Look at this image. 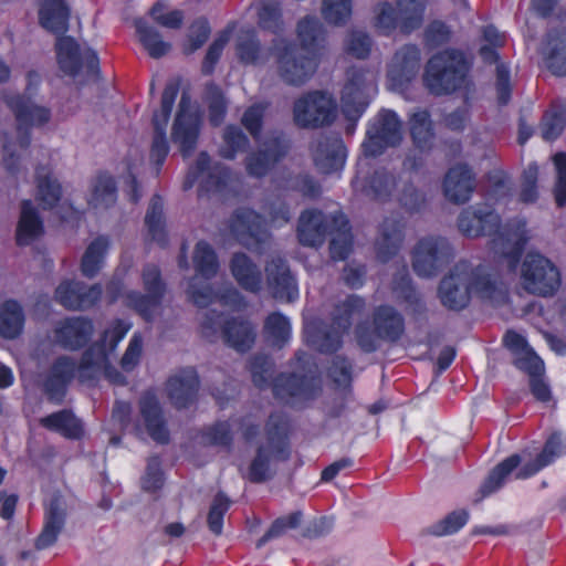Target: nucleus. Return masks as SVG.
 <instances>
[{
	"label": "nucleus",
	"instance_id": "obj_1",
	"mask_svg": "<svg viewBox=\"0 0 566 566\" xmlns=\"http://www.w3.org/2000/svg\"><path fill=\"white\" fill-rule=\"evenodd\" d=\"M300 43L275 38L271 42L277 76L289 86L300 87L316 73L321 48L325 38L322 22L315 15H305L296 25Z\"/></svg>",
	"mask_w": 566,
	"mask_h": 566
},
{
	"label": "nucleus",
	"instance_id": "obj_2",
	"mask_svg": "<svg viewBox=\"0 0 566 566\" xmlns=\"http://www.w3.org/2000/svg\"><path fill=\"white\" fill-rule=\"evenodd\" d=\"M70 8L64 0H42L39 22L42 28L57 35L55 50L60 70L76 77L83 69L88 78H101L99 57L95 50H81L76 40L65 35L69 30Z\"/></svg>",
	"mask_w": 566,
	"mask_h": 566
},
{
	"label": "nucleus",
	"instance_id": "obj_3",
	"mask_svg": "<svg viewBox=\"0 0 566 566\" xmlns=\"http://www.w3.org/2000/svg\"><path fill=\"white\" fill-rule=\"evenodd\" d=\"M525 221L502 227L501 217L489 205L465 208L458 217V228L468 238L491 237V245L515 266L528 241Z\"/></svg>",
	"mask_w": 566,
	"mask_h": 566
},
{
	"label": "nucleus",
	"instance_id": "obj_4",
	"mask_svg": "<svg viewBox=\"0 0 566 566\" xmlns=\"http://www.w3.org/2000/svg\"><path fill=\"white\" fill-rule=\"evenodd\" d=\"M469 69L464 52L448 48L434 53L427 61L422 82L430 94L448 96L465 86Z\"/></svg>",
	"mask_w": 566,
	"mask_h": 566
},
{
	"label": "nucleus",
	"instance_id": "obj_5",
	"mask_svg": "<svg viewBox=\"0 0 566 566\" xmlns=\"http://www.w3.org/2000/svg\"><path fill=\"white\" fill-rule=\"evenodd\" d=\"M266 444H259L251 460L245 478L255 484L271 480L275 472L271 462L287 461L291 457L287 423L281 413L272 412L264 427Z\"/></svg>",
	"mask_w": 566,
	"mask_h": 566
},
{
	"label": "nucleus",
	"instance_id": "obj_6",
	"mask_svg": "<svg viewBox=\"0 0 566 566\" xmlns=\"http://www.w3.org/2000/svg\"><path fill=\"white\" fill-rule=\"evenodd\" d=\"M336 98L328 92L313 90L294 101L293 120L300 128H322L331 126L337 118Z\"/></svg>",
	"mask_w": 566,
	"mask_h": 566
},
{
	"label": "nucleus",
	"instance_id": "obj_7",
	"mask_svg": "<svg viewBox=\"0 0 566 566\" xmlns=\"http://www.w3.org/2000/svg\"><path fill=\"white\" fill-rule=\"evenodd\" d=\"M397 9L384 1L375 10V25L385 35H390L396 29L405 35L418 30L423 22L426 4L422 0H396Z\"/></svg>",
	"mask_w": 566,
	"mask_h": 566
},
{
	"label": "nucleus",
	"instance_id": "obj_8",
	"mask_svg": "<svg viewBox=\"0 0 566 566\" xmlns=\"http://www.w3.org/2000/svg\"><path fill=\"white\" fill-rule=\"evenodd\" d=\"M521 281L527 293L547 297L559 290L562 275L549 259L538 252H528L521 266Z\"/></svg>",
	"mask_w": 566,
	"mask_h": 566
},
{
	"label": "nucleus",
	"instance_id": "obj_9",
	"mask_svg": "<svg viewBox=\"0 0 566 566\" xmlns=\"http://www.w3.org/2000/svg\"><path fill=\"white\" fill-rule=\"evenodd\" d=\"M223 313L209 310L201 322L205 337L213 336L221 325L222 338L226 345L239 353H247L255 343L256 333L250 321L241 317L227 318L222 324Z\"/></svg>",
	"mask_w": 566,
	"mask_h": 566
},
{
	"label": "nucleus",
	"instance_id": "obj_10",
	"mask_svg": "<svg viewBox=\"0 0 566 566\" xmlns=\"http://www.w3.org/2000/svg\"><path fill=\"white\" fill-rule=\"evenodd\" d=\"M142 281L145 294L139 291H128L125 303L133 308L145 322H153L155 311L161 305L167 285L158 265L149 263L143 268Z\"/></svg>",
	"mask_w": 566,
	"mask_h": 566
},
{
	"label": "nucleus",
	"instance_id": "obj_11",
	"mask_svg": "<svg viewBox=\"0 0 566 566\" xmlns=\"http://www.w3.org/2000/svg\"><path fill=\"white\" fill-rule=\"evenodd\" d=\"M401 129L402 123L395 111L380 109L368 124L366 139L363 143L364 153L367 156L377 157L387 148L400 145Z\"/></svg>",
	"mask_w": 566,
	"mask_h": 566
},
{
	"label": "nucleus",
	"instance_id": "obj_12",
	"mask_svg": "<svg viewBox=\"0 0 566 566\" xmlns=\"http://www.w3.org/2000/svg\"><path fill=\"white\" fill-rule=\"evenodd\" d=\"M454 256V251L444 237H426L420 239L412 251V269L420 277H433Z\"/></svg>",
	"mask_w": 566,
	"mask_h": 566
},
{
	"label": "nucleus",
	"instance_id": "obj_13",
	"mask_svg": "<svg viewBox=\"0 0 566 566\" xmlns=\"http://www.w3.org/2000/svg\"><path fill=\"white\" fill-rule=\"evenodd\" d=\"M4 103L14 115L19 146L27 149L31 144V129L48 124L52 117L51 109L35 104L30 96L20 93L6 96Z\"/></svg>",
	"mask_w": 566,
	"mask_h": 566
},
{
	"label": "nucleus",
	"instance_id": "obj_14",
	"mask_svg": "<svg viewBox=\"0 0 566 566\" xmlns=\"http://www.w3.org/2000/svg\"><path fill=\"white\" fill-rule=\"evenodd\" d=\"M179 90L180 84L178 81L168 82L161 94L160 108L153 115L154 136L150 147V160L156 166L157 172L160 171L169 154L166 128Z\"/></svg>",
	"mask_w": 566,
	"mask_h": 566
},
{
	"label": "nucleus",
	"instance_id": "obj_15",
	"mask_svg": "<svg viewBox=\"0 0 566 566\" xmlns=\"http://www.w3.org/2000/svg\"><path fill=\"white\" fill-rule=\"evenodd\" d=\"M230 230L248 250L262 253L270 233L265 218L250 208L237 209L230 218Z\"/></svg>",
	"mask_w": 566,
	"mask_h": 566
},
{
	"label": "nucleus",
	"instance_id": "obj_16",
	"mask_svg": "<svg viewBox=\"0 0 566 566\" xmlns=\"http://www.w3.org/2000/svg\"><path fill=\"white\" fill-rule=\"evenodd\" d=\"M274 398L284 405L294 406L314 399L319 386L314 377L297 373H280L271 382Z\"/></svg>",
	"mask_w": 566,
	"mask_h": 566
},
{
	"label": "nucleus",
	"instance_id": "obj_17",
	"mask_svg": "<svg viewBox=\"0 0 566 566\" xmlns=\"http://www.w3.org/2000/svg\"><path fill=\"white\" fill-rule=\"evenodd\" d=\"M200 127L201 118L197 112L190 109V98L187 93H184L171 128V140L178 145L184 158H188L193 154Z\"/></svg>",
	"mask_w": 566,
	"mask_h": 566
},
{
	"label": "nucleus",
	"instance_id": "obj_18",
	"mask_svg": "<svg viewBox=\"0 0 566 566\" xmlns=\"http://www.w3.org/2000/svg\"><path fill=\"white\" fill-rule=\"evenodd\" d=\"M289 142L281 135L270 137L255 151L245 158V170L249 176L261 179L282 161L289 153Z\"/></svg>",
	"mask_w": 566,
	"mask_h": 566
},
{
	"label": "nucleus",
	"instance_id": "obj_19",
	"mask_svg": "<svg viewBox=\"0 0 566 566\" xmlns=\"http://www.w3.org/2000/svg\"><path fill=\"white\" fill-rule=\"evenodd\" d=\"M102 294L99 283L87 286L81 281L64 280L55 289L54 297L66 310L83 311L95 306Z\"/></svg>",
	"mask_w": 566,
	"mask_h": 566
},
{
	"label": "nucleus",
	"instance_id": "obj_20",
	"mask_svg": "<svg viewBox=\"0 0 566 566\" xmlns=\"http://www.w3.org/2000/svg\"><path fill=\"white\" fill-rule=\"evenodd\" d=\"M441 304L452 311L465 308L470 301V291L465 279V261L457 263L442 277L438 287Z\"/></svg>",
	"mask_w": 566,
	"mask_h": 566
},
{
	"label": "nucleus",
	"instance_id": "obj_21",
	"mask_svg": "<svg viewBox=\"0 0 566 566\" xmlns=\"http://www.w3.org/2000/svg\"><path fill=\"white\" fill-rule=\"evenodd\" d=\"M76 369V361L70 356L62 355L54 359L43 381V391L50 402L61 405L64 401Z\"/></svg>",
	"mask_w": 566,
	"mask_h": 566
},
{
	"label": "nucleus",
	"instance_id": "obj_22",
	"mask_svg": "<svg viewBox=\"0 0 566 566\" xmlns=\"http://www.w3.org/2000/svg\"><path fill=\"white\" fill-rule=\"evenodd\" d=\"M421 51L418 45L408 43L396 51L388 70V80L397 90H406L417 77L420 69Z\"/></svg>",
	"mask_w": 566,
	"mask_h": 566
},
{
	"label": "nucleus",
	"instance_id": "obj_23",
	"mask_svg": "<svg viewBox=\"0 0 566 566\" xmlns=\"http://www.w3.org/2000/svg\"><path fill=\"white\" fill-rule=\"evenodd\" d=\"M94 334V323L86 316L65 317L54 328L56 343L64 349L76 352L84 348Z\"/></svg>",
	"mask_w": 566,
	"mask_h": 566
},
{
	"label": "nucleus",
	"instance_id": "obj_24",
	"mask_svg": "<svg viewBox=\"0 0 566 566\" xmlns=\"http://www.w3.org/2000/svg\"><path fill=\"white\" fill-rule=\"evenodd\" d=\"M312 156L319 172L332 175L344 168L347 148L339 136H323L313 147Z\"/></svg>",
	"mask_w": 566,
	"mask_h": 566
},
{
	"label": "nucleus",
	"instance_id": "obj_25",
	"mask_svg": "<svg viewBox=\"0 0 566 566\" xmlns=\"http://www.w3.org/2000/svg\"><path fill=\"white\" fill-rule=\"evenodd\" d=\"M265 275L269 291L275 300L292 302L298 296L296 280L284 259L277 256L268 261Z\"/></svg>",
	"mask_w": 566,
	"mask_h": 566
},
{
	"label": "nucleus",
	"instance_id": "obj_26",
	"mask_svg": "<svg viewBox=\"0 0 566 566\" xmlns=\"http://www.w3.org/2000/svg\"><path fill=\"white\" fill-rule=\"evenodd\" d=\"M199 388V375L193 367L185 368L167 380L168 398L178 410L187 409L196 402Z\"/></svg>",
	"mask_w": 566,
	"mask_h": 566
},
{
	"label": "nucleus",
	"instance_id": "obj_27",
	"mask_svg": "<svg viewBox=\"0 0 566 566\" xmlns=\"http://www.w3.org/2000/svg\"><path fill=\"white\" fill-rule=\"evenodd\" d=\"M474 190L475 175L468 164H457L447 171L443 179V193L450 202L463 205L471 199Z\"/></svg>",
	"mask_w": 566,
	"mask_h": 566
},
{
	"label": "nucleus",
	"instance_id": "obj_28",
	"mask_svg": "<svg viewBox=\"0 0 566 566\" xmlns=\"http://www.w3.org/2000/svg\"><path fill=\"white\" fill-rule=\"evenodd\" d=\"M397 184L396 175L381 167L375 169L363 180L356 176L352 180V188L355 192H360L371 200L386 202L390 200Z\"/></svg>",
	"mask_w": 566,
	"mask_h": 566
},
{
	"label": "nucleus",
	"instance_id": "obj_29",
	"mask_svg": "<svg viewBox=\"0 0 566 566\" xmlns=\"http://www.w3.org/2000/svg\"><path fill=\"white\" fill-rule=\"evenodd\" d=\"M229 269L238 285L250 293L258 294L262 290L263 274L259 265L244 252H234Z\"/></svg>",
	"mask_w": 566,
	"mask_h": 566
},
{
	"label": "nucleus",
	"instance_id": "obj_30",
	"mask_svg": "<svg viewBox=\"0 0 566 566\" xmlns=\"http://www.w3.org/2000/svg\"><path fill=\"white\" fill-rule=\"evenodd\" d=\"M369 102L367 101L361 87L360 78L354 75L345 84L342 93V112L348 122L346 126L347 133H353L357 122L366 112Z\"/></svg>",
	"mask_w": 566,
	"mask_h": 566
},
{
	"label": "nucleus",
	"instance_id": "obj_31",
	"mask_svg": "<svg viewBox=\"0 0 566 566\" xmlns=\"http://www.w3.org/2000/svg\"><path fill=\"white\" fill-rule=\"evenodd\" d=\"M371 319L382 342L397 343L405 334V318L391 305L381 304L375 307Z\"/></svg>",
	"mask_w": 566,
	"mask_h": 566
},
{
	"label": "nucleus",
	"instance_id": "obj_32",
	"mask_svg": "<svg viewBox=\"0 0 566 566\" xmlns=\"http://www.w3.org/2000/svg\"><path fill=\"white\" fill-rule=\"evenodd\" d=\"M139 409L150 438L160 444H167L170 434L156 396L151 394L144 395L139 400Z\"/></svg>",
	"mask_w": 566,
	"mask_h": 566
},
{
	"label": "nucleus",
	"instance_id": "obj_33",
	"mask_svg": "<svg viewBox=\"0 0 566 566\" xmlns=\"http://www.w3.org/2000/svg\"><path fill=\"white\" fill-rule=\"evenodd\" d=\"M405 223L401 220L386 218L380 226V234L376 241V254L379 261L387 263L395 258L405 239Z\"/></svg>",
	"mask_w": 566,
	"mask_h": 566
},
{
	"label": "nucleus",
	"instance_id": "obj_34",
	"mask_svg": "<svg viewBox=\"0 0 566 566\" xmlns=\"http://www.w3.org/2000/svg\"><path fill=\"white\" fill-rule=\"evenodd\" d=\"M327 223L317 209L302 211L297 224V239L304 247H321L326 239Z\"/></svg>",
	"mask_w": 566,
	"mask_h": 566
},
{
	"label": "nucleus",
	"instance_id": "obj_35",
	"mask_svg": "<svg viewBox=\"0 0 566 566\" xmlns=\"http://www.w3.org/2000/svg\"><path fill=\"white\" fill-rule=\"evenodd\" d=\"M44 234V223L30 199L21 201V212L15 230V242L27 247Z\"/></svg>",
	"mask_w": 566,
	"mask_h": 566
},
{
	"label": "nucleus",
	"instance_id": "obj_36",
	"mask_svg": "<svg viewBox=\"0 0 566 566\" xmlns=\"http://www.w3.org/2000/svg\"><path fill=\"white\" fill-rule=\"evenodd\" d=\"M465 279L471 297L474 295L480 300L493 301L502 294L499 281L481 264L471 268L465 261Z\"/></svg>",
	"mask_w": 566,
	"mask_h": 566
},
{
	"label": "nucleus",
	"instance_id": "obj_37",
	"mask_svg": "<svg viewBox=\"0 0 566 566\" xmlns=\"http://www.w3.org/2000/svg\"><path fill=\"white\" fill-rule=\"evenodd\" d=\"M40 424L69 440H81L85 433L82 420L71 409L52 412L41 418Z\"/></svg>",
	"mask_w": 566,
	"mask_h": 566
},
{
	"label": "nucleus",
	"instance_id": "obj_38",
	"mask_svg": "<svg viewBox=\"0 0 566 566\" xmlns=\"http://www.w3.org/2000/svg\"><path fill=\"white\" fill-rule=\"evenodd\" d=\"M409 134L415 148L433 149L434 124L428 109H417L408 118Z\"/></svg>",
	"mask_w": 566,
	"mask_h": 566
},
{
	"label": "nucleus",
	"instance_id": "obj_39",
	"mask_svg": "<svg viewBox=\"0 0 566 566\" xmlns=\"http://www.w3.org/2000/svg\"><path fill=\"white\" fill-rule=\"evenodd\" d=\"M65 511L60 507L57 501H52L45 510L43 528L34 543L38 551L49 548L56 543L65 525Z\"/></svg>",
	"mask_w": 566,
	"mask_h": 566
},
{
	"label": "nucleus",
	"instance_id": "obj_40",
	"mask_svg": "<svg viewBox=\"0 0 566 566\" xmlns=\"http://www.w3.org/2000/svg\"><path fill=\"white\" fill-rule=\"evenodd\" d=\"M25 315L22 305L14 298L0 305V336L4 339L18 338L24 328Z\"/></svg>",
	"mask_w": 566,
	"mask_h": 566
},
{
	"label": "nucleus",
	"instance_id": "obj_41",
	"mask_svg": "<svg viewBox=\"0 0 566 566\" xmlns=\"http://www.w3.org/2000/svg\"><path fill=\"white\" fill-rule=\"evenodd\" d=\"M145 224L150 240L159 247L166 248L168 245V234L164 220V200L158 193H155L150 199L145 216Z\"/></svg>",
	"mask_w": 566,
	"mask_h": 566
},
{
	"label": "nucleus",
	"instance_id": "obj_42",
	"mask_svg": "<svg viewBox=\"0 0 566 566\" xmlns=\"http://www.w3.org/2000/svg\"><path fill=\"white\" fill-rule=\"evenodd\" d=\"M522 458L514 453L497 463L485 478L480 486L482 497L489 496L500 490L510 474L516 471L521 464Z\"/></svg>",
	"mask_w": 566,
	"mask_h": 566
},
{
	"label": "nucleus",
	"instance_id": "obj_43",
	"mask_svg": "<svg viewBox=\"0 0 566 566\" xmlns=\"http://www.w3.org/2000/svg\"><path fill=\"white\" fill-rule=\"evenodd\" d=\"M135 28L139 42L153 59H160L170 51L171 44L164 41L159 31L143 19L135 21Z\"/></svg>",
	"mask_w": 566,
	"mask_h": 566
},
{
	"label": "nucleus",
	"instance_id": "obj_44",
	"mask_svg": "<svg viewBox=\"0 0 566 566\" xmlns=\"http://www.w3.org/2000/svg\"><path fill=\"white\" fill-rule=\"evenodd\" d=\"M108 247L109 241L104 235L95 238L88 244L81 261V271L85 277L93 279L98 274Z\"/></svg>",
	"mask_w": 566,
	"mask_h": 566
},
{
	"label": "nucleus",
	"instance_id": "obj_45",
	"mask_svg": "<svg viewBox=\"0 0 566 566\" xmlns=\"http://www.w3.org/2000/svg\"><path fill=\"white\" fill-rule=\"evenodd\" d=\"M365 306L366 302L361 296L356 294L348 295L336 305L335 314L332 317V325L343 333H348L353 325L354 317L360 314Z\"/></svg>",
	"mask_w": 566,
	"mask_h": 566
},
{
	"label": "nucleus",
	"instance_id": "obj_46",
	"mask_svg": "<svg viewBox=\"0 0 566 566\" xmlns=\"http://www.w3.org/2000/svg\"><path fill=\"white\" fill-rule=\"evenodd\" d=\"M196 273L206 280L214 277L220 264L214 249L205 240L197 242L193 251Z\"/></svg>",
	"mask_w": 566,
	"mask_h": 566
},
{
	"label": "nucleus",
	"instance_id": "obj_47",
	"mask_svg": "<svg viewBox=\"0 0 566 566\" xmlns=\"http://www.w3.org/2000/svg\"><path fill=\"white\" fill-rule=\"evenodd\" d=\"M117 200V186L114 177L106 171H99L95 178L91 205L95 208H109Z\"/></svg>",
	"mask_w": 566,
	"mask_h": 566
},
{
	"label": "nucleus",
	"instance_id": "obj_48",
	"mask_svg": "<svg viewBox=\"0 0 566 566\" xmlns=\"http://www.w3.org/2000/svg\"><path fill=\"white\" fill-rule=\"evenodd\" d=\"M250 140L244 132L237 125L226 126L222 135V145L219 155L228 160H233L238 154L247 151Z\"/></svg>",
	"mask_w": 566,
	"mask_h": 566
},
{
	"label": "nucleus",
	"instance_id": "obj_49",
	"mask_svg": "<svg viewBox=\"0 0 566 566\" xmlns=\"http://www.w3.org/2000/svg\"><path fill=\"white\" fill-rule=\"evenodd\" d=\"M258 25L275 35L284 31L283 9L279 1L266 0L258 9Z\"/></svg>",
	"mask_w": 566,
	"mask_h": 566
},
{
	"label": "nucleus",
	"instance_id": "obj_50",
	"mask_svg": "<svg viewBox=\"0 0 566 566\" xmlns=\"http://www.w3.org/2000/svg\"><path fill=\"white\" fill-rule=\"evenodd\" d=\"M200 438L202 444L207 447H221L230 450L233 444V432L228 420H218L206 426L200 431Z\"/></svg>",
	"mask_w": 566,
	"mask_h": 566
},
{
	"label": "nucleus",
	"instance_id": "obj_51",
	"mask_svg": "<svg viewBox=\"0 0 566 566\" xmlns=\"http://www.w3.org/2000/svg\"><path fill=\"white\" fill-rule=\"evenodd\" d=\"M106 359V347L99 342L87 347L76 364V374L82 381L92 380L95 378V371L99 364Z\"/></svg>",
	"mask_w": 566,
	"mask_h": 566
},
{
	"label": "nucleus",
	"instance_id": "obj_52",
	"mask_svg": "<svg viewBox=\"0 0 566 566\" xmlns=\"http://www.w3.org/2000/svg\"><path fill=\"white\" fill-rule=\"evenodd\" d=\"M198 188V196L223 192L230 181V169L221 164L209 166Z\"/></svg>",
	"mask_w": 566,
	"mask_h": 566
},
{
	"label": "nucleus",
	"instance_id": "obj_53",
	"mask_svg": "<svg viewBox=\"0 0 566 566\" xmlns=\"http://www.w3.org/2000/svg\"><path fill=\"white\" fill-rule=\"evenodd\" d=\"M264 332L274 346L282 348L291 338L292 327L290 319L280 312H273L265 318Z\"/></svg>",
	"mask_w": 566,
	"mask_h": 566
},
{
	"label": "nucleus",
	"instance_id": "obj_54",
	"mask_svg": "<svg viewBox=\"0 0 566 566\" xmlns=\"http://www.w3.org/2000/svg\"><path fill=\"white\" fill-rule=\"evenodd\" d=\"M394 291L405 302L415 315H422L427 311L426 303L418 294L412 280L408 274H401L394 281Z\"/></svg>",
	"mask_w": 566,
	"mask_h": 566
},
{
	"label": "nucleus",
	"instance_id": "obj_55",
	"mask_svg": "<svg viewBox=\"0 0 566 566\" xmlns=\"http://www.w3.org/2000/svg\"><path fill=\"white\" fill-rule=\"evenodd\" d=\"M237 55L245 65H258L264 62L261 42L253 31L241 36L235 45Z\"/></svg>",
	"mask_w": 566,
	"mask_h": 566
},
{
	"label": "nucleus",
	"instance_id": "obj_56",
	"mask_svg": "<svg viewBox=\"0 0 566 566\" xmlns=\"http://www.w3.org/2000/svg\"><path fill=\"white\" fill-rule=\"evenodd\" d=\"M36 199L44 210H49L57 206L62 197V187L60 182L52 178L51 175L42 176L36 172Z\"/></svg>",
	"mask_w": 566,
	"mask_h": 566
},
{
	"label": "nucleus",
	"instance_id": "obj_57",
	"mask_svg": "<svg viewBox=\"0 0 566 566\" xmlns=\"http://www.w3.org/2000/svg\"><path fill=\"white\" fill-rule=\"evenodd\" d=\"M468 521L469 512L467 510H455L428 527L427 533L434 536L452 535L459 532Z\"/></svg>",
	"mask_w": 566,
	"mask_h": 566
},
{
	"label": "nucleus",
	"instance_id": "obj_58",
	"mask_svg": "<svg viewBox=\"0 0 566 566\" xmlns=\"http://www.w3.org/2000/svg\"><path fill=\"white\" fill-rule=\"evenodd\" d=\"M230 506L231 501L223 492L214 495L207 516L208 528L213 535L222 534L224 516Z\"/></svg>",
	"mask_w": 566,
	"mask_h": 566
},
{
	"label": "nucleus",
	"instance_id": "obj_59",
	"mask_svg": "<svg viewBox=\"0 0 566 566\" xmlns=\"http://www.w3.org/2000/svg\"><path fill=\"white\" fill-rule=\"evenodd\" d=\"M302 520V513L300 511H295L290 513L289 515L277 517L272 522L269 530L261 536L255 547L258 549L262 548L268 542L279 538L282 536L286 530L289 528H296Z\"/></svg>",
	"mask_w": 566,
	"mask_h": 566
},
{
	"label": "nucleus",
	"instance_id": "obj_60",
	"mask_svg": "<svg viewBox=\"0 0 566 566\" xmlns=\"http://www.w3.org/2000/svg\"><path fill=\"white\" fill-rule=\"evenodd\" d=\"M286 188L308 199H317L322 193L319 181L308 172L291 175L286 179Z\"/></svg>",
	"mask_w": 566,
	"mask_h": 566
},
{
	"label": "nucleus",
	"instance_id": "obj_61",
	"mask_svg": "<svg viewBox=\"0 0 566 566\" xmlns=\"http://www.w3.org/2000/svg\"><path fill=\"white\" fill-rule=\"evenodd\" d=\"M273 369V363L269 356L256 354L249 360V371L253 385L263 390L271 386L270 378Z\"/></svg>",
	"mask_w": 566,
	"mask_h": 566
},
{
	"label": "nucleus",
	"instance_id": "obj_62",
	"mask_svg": "<svg viewBox=\"0 0 566 566\" xmlns=\"http://www.w3.org/2000/svg\"><path fill=\"white\" fill-rule=\"evenodd\" d=\"M211 27L206 17L195 19L188 29L187 44L184 48L186 54H192L199 50L209 39Z\"/></svg>",
	"mask_w": 566,
	"mask_h": 566
},
{
	"label": "nucleus",
	"instance_id": "obj_63",
	"mask_svg": "<svg viewBox=\"0 0 566 566\" xmlns=\"http://www.w3.org/2000/svg\"><path fill=\"white\" fill-rule=\"evenodd\" d=\"M352 0H323L322 14L334 25H344L352 15Z\"/></svg>",
	"mask_w": 566,
	"mask_h": 566
},
{
	"label": "nucleus",
	"instance_id": "obj_64",
	"mask_svg": "<svg viewBox=\"0 0 566 566\" xmlns=\"http://www.w3.org/2000/svg\"><path fill=\"white\" fill-rule=\"evenodd\" d=\"M495 93L499 107L507 106L512 99L511 70L506 63H499L495 70Z\"/></svg>",
	"mask_w": 566,
	"mask_h": 566
}]
</instances>
